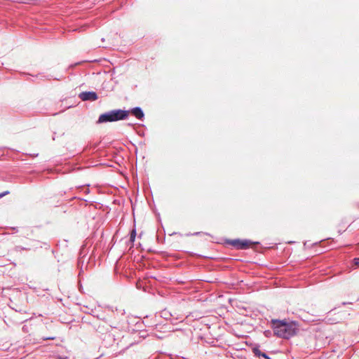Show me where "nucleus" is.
I'll use <instances>...</instances> for the list:
<instances>
[{
	"label": "nucleus",
	"instance_id": "nucleus-1",
	"mask_svg": "<svg viewBox=\"0 0 359 359\" xmlns=\"http://www.w3.org/2000/svg\"><path fill=\"white\" fill-rule=\"evenodd\" d=\"M269 323L273 335L279 338L289 339L295 336L299 331V324L296 321L271 319Z\"/></svg>",
	"mask_w": 359,
	"mask_h": 359
},
{
	"label": "nucleus",
	"instance_id": "nucleus-2",
	"mask_svg": "<svg viewBox=\"0 0 359 359\" xmlns=\"http://www.w3.org/2000/svg\"><path fill=\"white\" fill-rule=\"evenodd\" d=\"M128 116L129 111L121 109H113L100 114L97 121V123L100 124L126 120L128 118Z\"/></svg>",
	"mask_w": 359,
	"mask_h": 359
},
{
	"label": "nucleus",
	"instance_id": "nucleus-3",
	"mask_svg": "<svg viewBox=\"0 0 359 359\" xmlns=\"http://www.w3.org/2000/svg\"><path fill=\"white\" fill-rule=\"evenodd\" d=\"M234 247L236 250H246L248 249L252 242L250 240H241V239H233L227 240L226 242Z\"/></svg>",
	"mask_w": 359,
	"mask_h": 359
},
{
	"label": "nucleus",
	"instance_id": "nucleus-4",
	"mask_svg": "<svg viewBox=\"0 0 359 359\" xmlns=\"http://www.w3.org/2000/svg\"><path fill=\"white\" fill-rule=\"evenodd\" d=\"M82 101H95L98 99L97 94L94 91H84L79 95Z\"/></svg>",
	"mask_w": 359,
	"mask_h": 359
},
{
	"label": "nucleus",
	"instance_id": "nucleus-5",
	"mask_svg": "<svg viewBox=\"0 0 359 359\" xmlns=\"http://www.w3.org/2000/svg\"><path fill=\"white\" fill-rule=\"evenodd\" d=\"M129 111V114L131 113L133 116L136 117L137 119L142 121L144 117L143 110L140 107H135Z\"/></svg>",
	"mask_w": 359,
	"mask_h": 359
},
{
	"label": "nucleus",
	"instance_id": "nucleus-6",
	"mask_svg": "<svg viewBox=\"0 0 359 359\" xmlns=\"http://www.w3.org/2000/svg\"><path fill=\"white\" fill-rule=\"evenodd\" d=\"M136 230L135 229H133L131 231H130V239H129V242L130 243H133L135 240V237H136Z\"/></svg>",
	"mask_w": 359,
	"mask_h": 359
},
{
	"label": "nucleus",
	"instance_id": "nucleus-7",
	"mask_svg": "<svg viewBox=\"0 0 359 359\" xmlns=\"http://www.w3.org/2000/svg\"><path fill=\"white\" fill-rule=\"evenodd\" d=\"M252 353H254V355L255 356L260 358V355L263 352H262L260 351V349L259 348V346H255V347L252 348Z\"/></svg>",
	"mask_w": 359,
	"mask_h": 359
},
{
	"label": "nucleus",
	"instance_id": "nucleus-8",
	"mask_svg": "<svg viewBox=\"0 0 359 359\" xmlns=\"http://www.w3.org/2000/svg\"><path fill=\"white\" fill-rule=\"evenodd\" d=\"M264 336H265V337H270L271 336V334H272V332H271V330H265V331L264 332Z\"/></svg>",
	"mask_w": 359,
	"mask_h": 359
},
{
	"label": "nucleus",
	"instance_id": "nucleus-9",
	"mask_svg": "<svg viewBox=\"0 0 359 359\" xmlns=\"http://www.w3.org/2000/svg\"><path fill=\"white\" fill-rule=\"evenodd\" d=\"M353 264L355 266L359 267V257H356L353 259Z\"/></svg>",
	"mask_w": 359,
	"mask_h": 359
},
{
	"label": "nucleus",
	"instance_id": "nucleus-10",
	"mask_svg": "<svg viewBox=\"0 0 359 359\" xmlns=\"http://www.w3.org/2000/svg\"><path fill=\"white\" fill-rule=\"evenodd\" d=\"M55 339V337H42V339L43 341H46V340H54Z\"/></svg>",
	"mask_w": 359,
	"mask_h": 359
},
{
	"label": "nucleus",
	"instance_id": "nucleus-11",
	"mask_svg": "<svg viewBox=\"0 0 359 359\" xmlns=\"http://www.w3.org/2000/svg\"><path fill=\"white\" fill-rule=\"evenodd\" d=\"M9 194L8 191H6L4 192L0 193V198L8 195Z\"/></svg>",
	"mask_w": 359,
	"mask_h": 359
},
{
	"label": "nucleus",
	"instance_id": "nucleus-12",
	"mask_svg": "<svg viewBox=\"0 0 359 359\" xmlns=\"http://www.w3.org/2000/svg\"><path fill=\"white\" fill-rule=\"evenodd\" d=\"M268 356V355L266 353H262L260 355V358H266Z\"/></svg>",
	"mask_w": 359,
	"mask_h": 359
},
{
	"label": "nucleus",
	"instance_id": "nucleus-13",
	"mask_svg": "<svg viewBox=\"0 0 359 359\" xmlns=\"http://www.w3.org/2000/svg\"><path fill=\"white\" fill-rule=\"evenodd\" d=\"M22 329V331L25 332H28V329H27V327L26 325H24Z\"/></svg>",
	"mask_w": 359,
	"mask_h": 359
},
{
	"label": "nucleus",
	"instance_id": "nucleus-14",
	"mask_svg": "<svg viewBox=\"0 0 359 359\" xmlns=\"http://www.w3.org/2000/svg\"><path fill=\"white\" fill-rule=\"evenodd\" d=\"M11 229L12 230H13V231H17V227H11Z\"/></svg>",
	"mask_w": 359,
	"mask_h": 359
},
{
	"label": "nucleus",
	"instance_id": "nucleus-15",
	"mask_svg": "<svg viewBox=\"0 0 359 359\" xmlns=\"http://www.w3.org/2000/svg\"><path fill=\"white\" fill-rule=\"evenodd\" d=\"M30 155H31L32 156H33V157L38 156V154H32H32H30Z\"/></svg>",
	"mask_w": 359,
	"mask_h": 359
},
{
	"label": "nucleus",
	"instance_id": "nucleus-16",
	"mask_svg": "<svg viewBox=\"0 0 359 359\" xmlns=\"http://www.w3.org/2000/svg\"><path fill=\"white\" fill-rule=\"evenodd\" d=\"M198 234H199V232H196V233H194V235H198Z\"/></svg>",
	"mask_w": 359,
	"mask_h": 359
},
{
	"label": "nucleus",
	"instance_id": "nucleus-17",
	"mask_svg": "<svg viewBox=\"0 0 359 359\" xmlns=\"http://www.w3.org/2000/svg\"><path fill=\"white\" fill-rule=\"evenodd\" d=\"M266 359H272L271 358H270L269 355L267 356V358Z\"/></svg>",
	"mask_w": 359,
	"mask_h": 359
},
{
	"label": "nucleus",
	"instance_id": "nucleus-18",
	"mask_svg": "<svg viewBox=\"0 0 359 359\" xmlns=\"http://www.w3.org/2000/svg\"><path fill=\"white\" fill-rule=\"evenodd\" d=\"M124 313H125V312H124V310H123V312L121 313V314H122V315H123V314H124Z\"/></svg>",
	"mask_w": 359,
	"mask_h": 359
},
{
	"label": "nucleus",
	"instance_id": "nucleus-19",
	"mask_svg": "<svg viewBox=\"0 0 359 359\" xmlns=\"http://www.w3.org/2000/svg\"><path fill=\"white\" fill-rule=\"evenodd\" d=\"M60 359H68L67 357L65 358H60Z\"/></svg>",
	"mask_w": 359,
	"mask_h": 359
}]
</instances>
